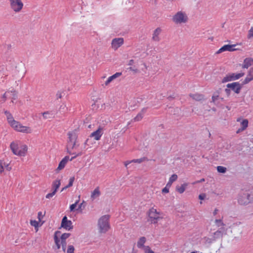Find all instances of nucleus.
Listing matches in <instances>:
<instances>
[{
    "instance_id": "f257e3e1",
    "label": "nucleus",
    "mask_w": 253,
    "mask_h": 253,
    "mask_svg": "<svg viewBox=\"0 0 253 253\" xmlns=\"http://www.w3.org/2000/svg\"><path fill=\"white\" fill-rule=\"evenodd\" d=\"M237 201L239 205L246 206L253 202V190H242L238 194Z\"/></svg>"
},
{
    "instance_id": "f03ea898",
    "label": "nucleus",
    "mask_w": 253,
    "mask_h": 253,
    "mask_svg": "<svg viewBox=\"0 0 253 253\" xmlns=\"http://www.w3.org/2000/svg\"><path fill=\"white\" fill-rule=\"evenodd\" d=\"M10 147L13 153L19 156H24L28 150V147L26 145H22L19 146L15 142L11 143Z\"/></svg>"
},
{
    "instance_id": "7ed1b4c3",
    "label": "nucleus",
    "mask_w": 253,
    "mask_h": 253,
    "mask_svg": "<svg viewBox=\"0 0 253 253\" xmlns=\"http://www.w3.org/2000/svg\"><path fill=\"white\" fill-rule=\"evenodd\" d=\"M109 215H105L99 219L98 225L100 233H106L109 229Z\"/></svg>"
},
{
    "instance_id": "20e7f679",
    "label": "nucleus",
    "mask_w": 253,
    "mask_h": 253,
    "mask_svg": "<svg viewBox=\"0 0 253 253\" xmlns=\"http://www.w3.org/2000/svg\"><path fill=\"white\" fill-rule=\"evenodd\" d=\"M11 127L16 130L22 132L30 133L32 132V129L30 127L22 126L19 122L15 120L13 121L9 124Z\"/></svg>"
},
{
    "instance_id": "39448f33",
    "label": "nucleus",
    "mask_w": 253,
    "mask_h": 253,
    "mask_svg": "<svg viewBox=\"0 0 253 253\" xmlns=\"http://www.w3.org/2000/svg\"><path fill=\"white\" fill-rule=\"evenodd\" d=\"M188 16L182 11L177 12L172 17V21L176 24L185 23L187 22Z\"/></svg>"
},
{
    "instance_id": "423d86ee",
    "label": "nucleus",
    "mask_w": 253,
    "mask_h": 253,
    "mask_svg": "<svg viewBox=\"0 0 253 253\" xmlns=\"http://www.w3.org/2000/svg\"><path fill=\"white\" fill-rule=\"evenodd\" d=\"M148 215L149 218L148 221H151L152 223H157L158 220L161 218L159 216L160 212L154 208H152L149 210Z\"/></svg>"
},
{
    "instance_id": "0eeeda50",
    "label": "nucleus",
    "mask_w": 253,
    "mask_h": 253,
    "mask_svg": "<svg viewBox=\"0 0 253 253\" xmlns=\"http://www.w3.org/2000/svg\"><path fill=\"white\" fill-rule=\"evenodd\" d=\"M244 73L238 74L231 73L227 74L222 80V83H226L232 81L237 80L244 76Z\"/></svg>"
},
{
    "instance_id": "6e6552de",
    "label": "nucleus",
    "mask_w": 253,
    "mask_h": 253,
    "mask_svg": "<svg viewBox=\"0 0 253 253\" xmlns=\"http://www.w3.org/2000/svg\"><path fill=\"white\" fill-rule=\"evenodd\" d=\"M11 8L15 12H19L23 6L21 0H9Z\"/></svg>"
},
{
    "instance_id": "1a4fd4ad",
    "label": "nucleus",
    "mask_w": 253,
    "mask_h": 253,
    "mask_svg": "<svg viewBox=\"0 0 253 253\" xmlns=\"http://www.w3.org/2000/svg\"><path fill=\"white\" fill-rule=\"evenodd\" d=\"M61 227L70 231L73 228L72 222L71 220H68L66 216H64L61 221Z\"/></svg>"
},
{
    "instance_id": "9d476101",
    "label": "nucleus",
    "mask_w": 253,
    "mask_h": 253,
    "mask_svg": "<svg viewBox=\"0 0 253 253\" xmlns=\"http://www.w3.org/2000/svg\"><path fill=\"white\" fill-rule=\"evenodd\" d=\"M229 88L233 90L236 93H239L242 88V85L238 82H234L231 84H228L226 85Z\"/></svg>"
},
{
    "instance_id": "9b49d317",
    "label": "nucleus",
    "mask_w": 253,
    "mask_h": 253,
    "mask_svg": "<svg viewBox=\"0 0 253 253\" xmlns=\"http://www.w3.org/2000/svg\"><path fill=\"white\" fill-rule=\"evenodd\" d=\"M103 134V128L99 126L98 129L92 132L90 135V138H93L96 140H99L100 139L101 136Z\"/></svg>"
},
{
    "instance_id": "f8f14e48",
    "label": "nucleus",
    "mask_w": 253,
    "mask_h": 253,
    "mask_svg": "<svg viewBox=\"0 0 253 253\" xmlns=\"http://www.w3.org/2000/svg\"><path fill=\"white\" fill-rule=\"evenodd\" d=\"M124 43V39L122 38L114 39L112 41V47L115 50L117 49Z\"/></svg>"
},
{
    "instance_id": "ddd939ff",
    "label": "nucleus",
    "mask_w": 253,
    "mask_h": 253,
    "mask_svg": "<svg viewBox=\"0 0 253 253\" xmlns=\"http://www.w3.org/2000/svg\"><path fill=\"white\" fill-rule=\"evenodd\" d=\"M207 242L211 244V250L213 252L215 250V252L217 253L219 250L221 244L219 243H217L215 239H208Z\"/></svg>"
},
{
    "instance_id": "4468645a",
    "label": "nucleus",
    "mask_w": 253,
    "mask_h": 253,
    "mask_svg": "<svg viewBox=\"0 0 253 253\" xmlns=\"http://www.w3.org/2000/svg\"><path fill=\"white\" fill-rule=\"evenodd\" d=\"M236 46V44H226L221 47L216 52V53L219 54L225 51H233L237 49L234 48V47Z\"/></svg>"
},
{
    "instance_id": "2eb2a0df",
    "label": "nucleus",
    "mask_w": 253,
    "mask_h": 253,
    "mask_svg": "<svg viewBox=\"0 0 253 253\" xmlns=\"http://www.w3.org/2000/svg\"><path fill=\"white\" fill-rule=\"evenodd\" d=\"M161 31L162 30L160 28H157L154 30L152 38L153 41L159 42L160 41L159 35L160 34Z\"/></svg>"
},
{
    "instance_id": "dca6fc26",
    "label": "nucleus",
    "mask_w": 253,
    "mask_h": 253,
    "mask_svg": "<svg viewBox=\"0 0 253 253\" xmlns=\"http://www.w3.org/2000/svg\"><path fill=\"white\" fill-rule=\"evenodd\" d=\"M69 141H68V145H70V143L72 142H75L77 141V134L76 132L74 131L69 132L68 133Z\"/></svg>"
},
{
    "instance_id": "f3484780",
    "label": "nucleus",
    "mask_w": 253,
    "mask_h": 253,
    "mask_svg": "<svg viewBox=\"0 0 253 253\" xmlns=\"http://www.w3.org/2000/svg\"><path fill=\"white\" fill-rule=\"evenodd\" d=\"M61 232L59 231H56L55 232L54 234V240L55 243L56 249H59L61 247V244H60V239L58 238V236L60 234Z\"/></svg>"
},
{
    "instance_id": "a211bd4d",
    "label": "nucleus",
    "mask_w": 253,
    "mask_h": 253,
    "mask_svg": "<svg viewBox=\"0 0 253 253\" xmlns=\"http://www.w3.org/2000/svg\"><path fill=\"white\" fill-rule=\"evenodd\" d=\"M253 63V59L252 58H246L244 59L243 64L242 65V68H248Z\"/></svg>"
},
{
    "instance_id": "6ab92c4d",
    "label": "nucleus",
    "mask_w": 253,
    "mask_h": 253,
    "mask_svg": "<svg viewBox=\"0 0 253 253\" xmlns=\"http://www.w3.org/2000/svg\"><path fill=\"white\" fill-rule=\"evenodd\" d=\"M4 169L7 171H10L11 168L9 166V164H5L2 161L0 160V173L4 171Z\"/></svg>"
},
{
    "instance_id": "aec40b11",
    "label": "nucleus",
    "mask_w": 253,
    "mask_h": 253,
    "mask_svg": "<svg viewBox=\"0 0 253 253\" xmlns=\"http://www.w3.org/2000/svg\"><path fill=\"white\" fill-rule=\"evenodd\" d=\"M122 75V73L117 72L113 75L108 78L107 80L105 82V84L108 85L113 80L120 77Z\"/></svg>"
},
{
    "instance_id": "412c9836",
    "label": "nucleus",
    "mask_w": 253,
    "mask_h": 253,
    "mask_svg": "<svg viewBox=\"0 0 253 253\" xmlns=\"http://www.w3.org/2000/svg\"><path fill=\"white\" fill-rule=\"evenodd\" d=\"M101 195V192L99 190V187H97L91 193V199L93 200L94 199L98 198Z\"/></svg>"
},
{
    "instance_id": "4be33fe9",
    "label": "nucleus",
    "mask_w": 253,
    "mask_h": 253,
    "mask_svg": "<svg viewBox=\"0 0 253 253\" xmlns=\"http://www.w3.org/2000/svg\"><path fill=\"white\" fill-rule=\"evenodd\" d=\"M61 184L60 180H54L52 184V191L54 192L55 194L57 191V189L59 188Z\"/></svg>"
},
{
    "instance_id": "5701e85b",
    "label": "nucleus",
    "mask_w": 253,
    "mask_h": 253,
    "mask_svg": "<svg viewBox=\"0 0 253 253\" xmlns=\"http://www.w3.org/2000/svg\"><path fill=\"white\" fill-rule=\"evenodd\" d=\"M189 96L194 100L196 101H201L204 99V95L202 94L195 93L190 94Z\"/></svg>"
},
{
    "instance_id": "b1692460",
    "label": "nucleus",
    "mask_w": 253,
    "mask_h": 253,
    "mask_svg": "<svg viewBox=\"0 0 253 253\" xmlns=\"http://www.w3.org/2000/svg\"><path fill=\"white\" fill-rule=\"evenodd\" d=\"M187 186L188 183H184L183 184H182L180 186H177L176 187V190L180 194H182L185 191V189Z\"/></svg>"
},
{
    "instance_id": "393cba45",
    "label": "nucleus",
    "mask_w": 253,
    "mask_h": 253,
    "mask_svg": "<svg viewBox=\"0 0 253 253\" xmlns=\"http://www.w3.org/2000/svg\"><path fill=\"white\" fill-rule=\"evenodd\" d=\"M146 239L145 237H141L137 242V246L138 248H144L145 246L144 245L146 242Z\"/></svg>"
},
{
    "instance_id": "a878e982",
    "label": "nucleus",
    "mask_w": 253,
    "mask_h": 253,
    "mask_svg": "<svg viewBox=\"0 0 253 253\" xmlns=\"http://www.w3.org/2000/svg\"><path fill=\"white\" fill-rule=\"evenodd\" d=\"M241 130H244L245 129H246V128L248 126V120L244 119L242 122V123H241Z\"/></svg>"
},
{
    "instance_id": "bb28decb",
    "label": "nucleus",
    "mask_w": 253,
    "mask_h": 253,
    "mask_svg": "<svg viewBox=\"0 0 253 253\" xmlns=\"http://www.w3.org/2000/svg\"><path fill=\"white\" fill-rule=\"evenodd\" d=\"M42 116L45 119H50L53 118L52 115L48 111L43 112Z\"/></svg>"
},
{
    "instance_id": "cd10ccee",
    "label": "nucleus",
    "mask_w": 253,
    "mask_h": 253,
    "mask_svg": "<svg viewBox=\"0 0 253 253\" xmlns=\"http://www.w3.org/2000/svg\"><path fill=\"white\" fill-rule=\"evenodd\" d=\"M65 160H61L59 164L58 167L56 169L57 171L62 169L65 166L66 163L64 162Z\"/></svg>"
},
{
    "instance_id": "c85d7f7f",
    "label": "nucleus",
    "mask_w": 253,
    "mask_h": 253,
    "mask_svg": "<svg viewBox=\"0 0 253 253\" xmlns=\"http://www.w3.org/2000/svg\"><path fill=\"white\" fill-rule=\"evenodd\" d=\"M219 90H217L216 92H214L213 93V95L212 96V102H213L215 103V101L218 99L219 97Z\"/></svg>"
},
{
    "instance_id": "c756f323",
    "label": "nucleus",
    "mask_w": 253,
    "mask_h": 253,
    "mask_svg": "<svg viewBox=\"0 0 253 253\" xmlns=\"http://www.w3.org/2000/svg\"><path fill=\"white\" fill-rule=\"evenodd\" d=\"M216 169L217 171L219 173H224L227 171L226 168L223 166H217Z\"/></svg>"
},
{
    "instance_id": "7c9ffc66",
    "label": "nucleus",
    "mask_w": 253,
    "mask_h": 253,
    "mask_svg": "<svg viewBox=\"0 0 253 253\" xmlns=\"http://www.w3.org/2000/svg\"><path fill=\"white\" fill-rule=\"evenodd\" d=\"M71 236V234L69 233H63L60 237L61 241H66V239L68 238Z\"/></svg>"
},
{
    "instance_id": "2f4dec72",
    "label": "nucleus",
    "mask_w": 253,
    "mask_h": 253,
    "mask_svg": "<svg viewBox=\"0 0 253 253\" xmlns=\"http://www.w3.org/2000/svg\"><path fill=\"white\" fill-rule=\"evenodd\" d=\"M10 93L12 99L11 102L13 103V100L16 99L17 98V92L15 90H13L10 91Z\"/></svg>"
},
{
    "instance_id": "473e14b6",
    "label": "nucleus",
    "mask_w": 253,
    "mask_h": 253,
    "mask_svg": "<svg viewBox=\"0 0 253 253\" xmlns=\"http://www.w3.org/2000/svg\"><path fill=\"white\" fill-rule=\"evenodd\" d=\"M30 224L32 226H34L36 230L38 231V226H39V222L36 220H32L30 221Z\"/></svg>"
},
{
    "instance_id": "72a5a7b5",
    "label": "nucleus",
    "mask_w": 253,
    "mask_h": 253,
    "mask_svg": "<svg viewBox=\"0 0 253 253\" xmlns=\"http://www.w3.org/2000/svg\"><path fill=\"white\" fill-rule=\"evenodd\" d=\"M143 117V114L142 113H139L137 114V115L133 119L135 122L140 121Z\"/></svg>"
},
{
    "instance_id": "f704fd0d",
    "label": "nucleus",
    "mask_w": 253,
    "mask_h": 253,
    "mask_svg": "<svg viewBox=\"0 0 253 253\" xmlns=\"http://www.w3.org/2000/svg\"><path fill=\"white\" fill-rule=\"evenodd\" d=\"M75 248L73 245H69L68 247L67 253H75Z\"/></svg>"
},
{
    "instance_id": "c9c22d12",
    "label": "nucleus",
    "mask_w": 253,
    "mask_h": 253,
    "mask_svg": "<svg viewBox=\"0 0 253 253\" xmlns=\"http://www.w3.org/2000/svg\"><path fill=\"white\" fill-rule=\"evenodd\" d=\"M91 138H90V137H89V138H87V139L85 140V142H84V148H85V147H86V145H87V146H89V145H90L91 144H92V142H91Z\"/></svg>"
},
{
    "instance_id": "e433bc0d",
    "label": "nucleus",
    "mask_w": 253,
    "mask_h": 253,
    "mask_svg": "<svg viewBox=\"0 0 253 253\" xmlns=\"http://www.w3.org/2000/svg\"><path fill=\"white\" fill-rule=\"evenodd\" d=\"M247 38L248 39H253V27H252L249 31Z\"/></svg>"
},
{
    "instance_id": "4c0bfd02",
    "label": "nucleus",
    "mask_w": 253,
    "mask_h": 253,
    "mask_svg": "<svg viewBox=\"0 0 253 253\" xmlns=\"http://www.w3.org/2000/svg\"><path fill=\"white\" fill-rule=\"evenodd\" d=\"M143 250L145 253H154V251H153L149 246L144 247Z\"/></svg>"
},
{
    "instance_id": "58836bf2",
    "label": "nucleus",
    "mask_w": 253,
    "mask_h": 253,
    "mask_svg": "<svg viewBox=\"0 0 253 253\" xmlns=\"http://www.w3.org/2000/svg\"><path fill=\"white\" fill-rule=\"evenodd\" d=\"M247 77H249L251 79L252 78L253 80V67L250 69L248 73Z\"/></svg>"
},
{
    "instance_id": "ea45409f",
    "label": "nucleus",
    "mask_w": 253,
    "mask_h": 253,
    "mask_svg": "<svg viewBox=\"0 0 253 253\" xmlns=\"http://www.w3.org/2000/svg\"><path fill=\"white\" fill-rule=\"evenodd\" d=\"M253 80L251 78H250L249 77H246L245 79L242 82V84H241L242 86L244 84H248L250 82L252 81Z\"/></svg>"
},
{
    "instance_id": "a19ab883",
    "label": "nucleus",
    "mask_w": 253,
    "mask_h": 253,
    "mask_svg": "<svg viewBox=\"0 0 253 253\" xmlns=\"http://www.w3.org/2000/svg\"><path fill=\"white\" fill-rule=\"evenodd\" d=\"M177 179V175L175 174H173L170 176L169 180H170V182L173 183L174 181H176Z\"/></svg>"
},
{
    "instance_id": "79ce46f5",
    "label": "nucleus",
    "mask_w": 253,
    "mask_h": 253,
    "mask_svg": "<svg viewBox=\"0 0 253 253\" xmlns=\"http://www.w3.org/2000/svg\"><path fill=\"white\" fill-rule=\"evenodd\" d=\"M75 180L74 176L71 177L69 179L68 184L67 185L69 188L73 186V182Z\"/></svg>"
},
{
    "instance_id": "37998d69",
    "label": "nucleus",
    "mask_w": 253,
    "mask_h": 253,
    "mask_svg": "<svg viewBox=\"0 0 253 253\" xmlns=\"http://www.w3.org/2000/svg\"><path fill=\"white\" fill-rule=\"evenodd\" d=\"M78 202H79V201H77L74 204H72L71 205H70V211H73L75 210V209L77 207V204L78 203Z\"/></svg>"
},
{
    "instance_id": "c03bdc74",
    "label": "nucleus",
    "mask_w": 253,
    "mask_h": 253,
    "mask_svg": "<svg viewBox=\"0 0 253 253\" xmlns=\"http://www.w3.org/2000/svg\"><path fill=\"white\" fill-rule=\"evenodd\" d=\"M61 244L62 245V249L63 252H65L67 242L66 241H61Z\"/></svg>"
},
{
    "instance_id": "a18cd8bd",
    "label": "nucleus",
    "mask_w": 253,
    "mask_h": 253,
    "mask_svg": "<svg viewBox=\"0 0 253 253\" xmlns=\"http://www.w3.org/2000/svg\"><path fill=\"white\" fill-rule=\"evenodd\" d=\"M84 201H83L82 203H81L79 205L78 209H77V211H80V212H82V208H84L85 207V205H84Z\"/></svg>"
},
{
    "instance_id": "49530a36",
    "label": "nucleus",
    "mask_w": 253,
    "mask_h": 253,
    "mask_svg": "<svg viewBox=\"0 0 253 253\" xmlns=\"http://www.w3.org/2000/svg\"><path fill=\"white\" fill-rule=\"evenodd\" d=\"M215 222L218 227L224 225L221 219H216Z\"/></svg>"
},
{
    "instance_id": "de8ad7c7",
    "label": "nucleus",
    "mask_w": 253,
    "mask_h": 253,
    "mask_svg": "<svg viewBox=\"0 0 253 253\" xmlns=\"http://www.w3.org/2000/svg\"><path fill=\"white\" fill-rule=\"evenodd\" d=\"M214 237H220L222 236V234L220 231L217 230L214 233Z\"/></svg>"
},
{
    "instance_id": "09e8293b",
    "label": "nucleus",
    "mask_w": 253,
    "mask_h": 253,
    "mask_svg": "<svg viewBox=\"0 0 253 253\" xmlns=\"http://www.w3.org/2000/svg\"><path fill=\"white\" fill-rule=\"evenodd\" d=\"M55 194V193L54 192H53V191L51 192V193H48L47 194L46 196H45V198H47V199H50L51 198H52L54 195Z\"/></svg>"
},
{
    "instance_id": "8fccbe9b",
    "label": "nucleus",
    "mask_w": 253,
    "mask_h": 253,
    "mask_svg": "<svg viewBox=\"0 0 253 253\" xmlns=\"http://www.w3.org/2000/svg\"><path fill=\"white\" fill-rule=\"evenodd\" d=\"M6 118L9 124H10L11 122L14 120L11 114L10 115L9 117H7Z\"/></svg>"
},
{
    "instance_id": "3c124183",
    "label": "nucleus",
    "mask_w": 253,
    "mask_h": 253,
    "mask_svg": "<svg viewBox=\"0 0 253 253\" xmlns=\"http://www.w3.org/2000/svg\"><path fill=\"white\" fill-rule=\"evenodd\" d=\"M136 159H134L132 161H126L125 162V167L127 168V166L128 165H129V164H130L132 162H134V163H136Z\"/></svg>"
},
{
    "instance_id": "603ef678",
    "label": "nucleus",
    "mask_w": 253,
    "mask_h": 253,
    "mask_svg": "<svg viewBox=\"0 0 253 253\" xmlns=\"http://www.w3.org/2000/svg\"><path fill=\"white\" fill-rule=\"evenodd\" d=\"M62 96V92L58 91L56 94V99H58L59 98H61Z\"/></svg>"
},
{
    "instance_id": "864d4df0",
    "label": "nucleus",
    "mask_w": 253,
    "mask_h": 253,
    "mask_svg": "<svg viewBox=\"0 0 253 253\" xmlns=\"http://www.w3.org/2000/svg\"><path fill=\"white\" fill-rule=\"evenodd\" d=\"M82 155V152H80L78 154L75 155V156H73V157H71V158L70 159V161H71L73 160H74V159H75L77 157L79 156H81Z\"/></svg>"
},
{
    "instance_id": "5fc2aeb1",
    "label": "nucleus",
    "mask_w": 253,
    "mask_h": 253,
    "mask_svg": "<svg viewBox=\"0 0 253 253\" xmlns=\"http://www.w3.org/2000/svg\"><path fill=\"white\" fill-rule=\"evenodd\" d=\"M70 145H71V148L72 149H74V148H75V147L76 146V141L70 142V145H68L67 147L68 146H70Z\"/></svg>"
},
{
    "instance_id": "6e6d98bb",
    "label": "nucleus",
    "mask_w": 253,
    "mask_h": 253,
    "mask_svg": "<svg viewBox=\"0 0 253 253\" xmlns=\"http://www.w3.org/2000/svg\"><path fill=\"white\" fill-rule=\"evenodd\" d=\"M225 93L226 94V95H227V96H229L230 95L231 90L230 88H227L225 89Z\"/></svg>"
},
{
    "instance_id": "4d7b16f0",
    "label": "nucleus",
    "mask_w": 253,
    "mask_h": 253,
    "mask_svg": "<svg viewBox=\"0 0 253 253\" xmlns=\"http://www.w3.org/2000/svg\"><path fill=\"white\" fill-rule=\"evenodd\" d=\"M206 195L205 194H201L199 195V199L201 200H203L205 199V198H206Z\"/></svg>"
},
{
    "instance_id": "13d9d810",
    "label": "nucleus",
    "mask_w": 253,
    "mask_h": 253,
    "mask_svg": "<svg viewBox=\"0 0 253 253\" xmlns=\"http://www.w3.org/2000/svg\"><path fill=\"white\" fill-rule=\"evenodd\" d=\"M145 159V158H140V159H136V160H135L136 163H141L144 161Z\"/></svg>"
},
{
    "instance_id": "bf43d9fd",
    "label": "nucleus",
    "mask_w": 253,
    "mask_h": 253,
    "mask_svg": "<svg viewBox=\"0 0 253 253\" xmlns=\"http://www.w3.org/2000/svg\"><path fill=\"white\" fill-rule=\"evenodd\" d=\"M169 192V188L166 186L164 188H163L162 190L163 193H168Z\"/></svg>"
},
{
    "instance_id": "052dcab7",
    "label": "nucleus",
    "mask_w": 253,
    "mask_h": 253,
    "mask_svg": "<svg viewBox=\"0 0 253 253\" xmlns=\"http://www.w3.org/2000/svg\"><path fill=\"white\" fill-rule=\"evenodd\" d=\"M69 160V157L67 156H65L62 160H65L64 162L67 163Z\"/></svg>"
},
{
    "instance_id": "680f3d73",
    "label": "nucleus",
    "mask_w": 253,
    "mask_h": 253,
    "mask_svg": "<svg viewBox=\"0 0 253 253\" xmlns=\"http://www.w3.org/2000/svg\"><path fill=\"white\" fill-rule=\"evenodd\" d=\"M41 216H42V212L41 211H40L38 212V217L40 221L41 220Z\"/></svg>"
},
{
    "instance_id": "e2e57ef3",
    "label": "nucleus",
    "mask_w": 253,
    "mask_h": 253,
    "mask_svg": "<svg viewBox=\"0 0 253 253\" xmlns=\"http://www.w3.org/2000/svg\"><path fill=\"white\" fill-rule=\"evenodd\" d=\"M4 114H5V115L6 116V117H9L10 116V115L11 114L9 112H8V111H4Z\"/></svg>"
},
{
    "instance_id": "0e129e2a",
    "label": "nucleus",
    "mask_w": 253,
    "mask_h": 253,
    "mask_svg": "<svg viewBox=\"0 0 253 253\" xmlns=\"http://www.w3.org/2000/svg\"><path fill=\"white\" fill-rule=\"evenodd\" d=\"M172 183V182H170V180H169V182H168V183L166 185V187H167L169 188L170 187V186L171 185Z\"/></svg>"
},
{
    "instance_id": "69168bd1",
    "label": "nucleus",
    "mask_w": 253,
    "mask_h": 253,
    "mask_svg": "<svg viewBox=\"0 0 253 253\" xmlns=\"http://www.w3.org/2000/svg\"><path fill=\"white\" fill-rule=\"evenodd\" d=\"M134 63V60L133 59H131L129 61L128 65H132Z\"/></svg>"
},
{
    "instance_id": "338daca9",
    "label": "nucleus",
    "mask_w": 253,
    "mask_h": 253,
    "mask_svg": "<svg viewBox=\"0 0 253 253\" xmlns=\"http://www.w3.org/2000/svg\"><path fill=\"white\" fill-rule=\"evenodd\" d=\"M6 93H5L3 95V96H2V98H3V100H2V103L4 102L5 101V99H6Z\"/></svg>"
},
{
    "instance_id": "774afa93",
    "label": "nucleus",
    "mask_w": 253,
    "mask_h": 253,
    "mask_svg": "<svg viewBox=\"0 0 253 253\" xmlns=\"http://www.w3.org/2000/svg\"><path fill=\"white\" fill-rule=\"evenodd\" d=\"M128 69L130 71H134L135 72H136L137 71V69H134L132 67H129L128 68Z\"/></svg>"
}]
</instances>
